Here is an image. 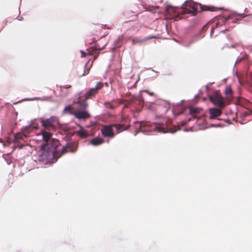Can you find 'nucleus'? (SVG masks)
Listing matches in <instances>:
<instances>
[{
	"mask_svg": "<svg viewBox=\"0 0 252 252\" xmlns=\"http://www.w3.org/2000/svg\"><path fill=\"white\" fill-rule=\"evenodd\" d=\"M140 129L143 132L158 131L160 133H174L180 129V126H174L173 128H167L163 124H153L149 122H142L140 123Z\"/></svg>",
	"mask_w": 252,
	"mask_h": 252,
	"instance_id": "nucleus-1",
	"label": "nucleus"
},
{
	"mask_svg": "<svg viewBox=\"0 0 252 252\" xmlns=\"http://www.w3.org/2000/svg\"><path fill=\"white\" fill-rule=\"evenodd\" d=\"M183 11L184 13L195 15L197 12L203 11H215L216 7L211 6L202 5L200 3H196L192 1H187L183 5Z\"/></svg>",
	"mask_w": 252,
	"mask_h": 252,
	"instance_id": "nucleus-2",
	"label": "nucleus"
},
{
	"mask_svg": "<svg viewBox=\"0 0 252 252\" xmlns=\"http://www.w3.org/2000/svg\"><path fill=\"white\" fill-rule=\"evenodd\" d=\"M103 87V84L102 82L97 83L94 88H92L85 94V98L83 100H81L79 97L75 103L77 104L82 110H86L88 106L87 100L94 97Z\"/></svg>",
	"mask_w": 252,
	"mask_h": 252,
	"instance_id": "nucleus-3",
	"label": "nucleus"
},
{
	"mask_svg": "<svg viewBox=\"0 0 252 252\" xmlns=\"http://www.w3.org/2000/svg\"><path fill=\"white\" fill-rule=\"evenodd\" d=\"M113 127L117 129V133H120L123 130L126 129V126L124 124H113L108 126H104L101 129V132L105 137L112 138L115 136L113 130Z\"/></svg>",
	"mask_w": 252,
	"mask_h": 252,
	"instance_id": "nucleus-4",
	"label": "nucleus"
},
{
	"mask_svg": "<svg viewBox=\"0 0 252 252\" xmlns=\"http://www.w3.org/2000/svg\"><path fill=\"white\" fill-rule=\"evenodd\" d=\"M59 155H54L52 152L48 150L46 147L43 146L42 148L39 151L38 160L43 162H50L53 159L59 158Z\"/></svg>",
	"mask_w": 252,
	"mask_h": 252,
	"instance_id": "nucleus-5",
	"label": "nucleus"
},
{
	"mask_svg": "<svg viewBox=\"0 0 252 252\" xmlns=\"http://www.w3.org/2000/svg\"><path fill=\"white\" fill-rule=\"evenodd\" d=\"M244 18V21H250L252 23V15L244 16L243 14H239L236 13H231L227 17H221L219 20L224 21L231 20L232 23H238L239 21Z\"/></svg>",
	"mask_w": 252,
	"mask_h": 252,
	"instance_id": "nucleus-6",
	"label": "nucleus"
},
{
	"mask_svg": "<svg viewBox=\"0 0 252 252\" xmlns=\"http://www.w3.org/2000/svg\"><path fill=\"white\" fill-rule=\"evenodd\" d=\"M210 100L216 105L220 108H224L228 103L226 99L224 100L221 96L220 92L216 91L209 97Z\"/></svg>",
	"mask_w": 252,
	"mask_h": 252,
	"instance_id": "nucleus-7",
	"label": "nucleus"
},
{
	"mask_svg": "<svg viewBox=\"0 0 252 252\" xmlns=\"http://www.w3.org/2000/svg\"><path fill=\"white\" fill-rule=\"evenodd\" d=\"M59 145L60 142L58 140L52 139L47 143L45 144L43 146L46 147L48 150L52 152L54 155H59L61 154V151L57 149Z\"/></svg>",
	"mask_w": 252,
	"mask_h": 252,
	"instance_id": "nucleus-8",
	"label": "nucleus"
},
{
	"mask_svg": "<svg viewBox=\"0 0 252 252\" xmlns=\"http://www.w3.org/2000/svg\"><path fill=\"white\" fill-rule=\"evenodd\" d=\"M77 148V145L75 142H68L66 145L63 147L61 151V154H59L60 157L68 152H75Z\"/></svg>",
	"mask_w": 252,
	"mask_h": 252,
	"instance_id": "nucleus-9",
	"label": "nucleus"
},
{
	"mask_svg": "<svg viewBox=\"0 0 252 252\" xmlns=\"http://www.w3.org/2000/svg\"><path fill=\"white\" fill-rule=\"evenodd\" d=\"M74 116L78 120H86L91 118V116L89 112L86 110H79L75 111Z\"/></svg>",
	"mask_w": 252,
	"mask_h": 252,
	"instance_id": "nucleus-10",
	"label": "nucleus"
},
{
	"mask_svg": "<svg viewBox=\"0 0 252 252\" xmlns=\"http://www.w3.org/2000/svg\"><path fill=\"white\" fill-rule=\"evenodd\" d=\"M209 118L210 119H215L222 114V111L220 108H212L209 110Z\"/></svg>",
	"mask_w": 252,
	"mask_h": 252,
	"instance_id": "nucleus-11",
	"label": "nucleus"
},
{
	"mask_svg": "<svg viewBox=\"0 0 252 252\" xmlns=\"http://www.w3.org/2000/svg\"><path fill=\"white\" fill-rule=\"evenodd\" d=\"M55 122V119L54 117H51L49 119L46 120H41L42 123V126L45 128L48 127H53Z\"/></svg>",
	"mask_w": 252,
	"mask_h": 252,
	"instance_id": "nucleus-12",
	"label": "nucleus"
},
{
	"mask_svg": "<svg viewBox=\"0 0 252 252\" xmlns=\"http://www.w3.org/2000/svg\"><path fill=\"white\" fill-rule=\"evenodd\" d=\"M224 93L226 95V101L229 103L232 100L233 96V92L230 86H227L225 89Z\"/></svg>",
	"mask_w": 252,
	"mask_h": 252,
	"instance_id": "nucleus-13",
	"label": "nucleus"
},
{
	"mask_svg": "<svg viewBox=\"0 0 252 252\" xmlns=\"http://www.w3.org/2000/svg\"><path fill=\"white\" fill-rule=\"evenodd\" d=\"M28 135H27V133H25L22 130L21 132H19L17 133L14 137V141L15 142H19L21 140H24L25 138L27 137Z\"/></svg>",
	"mask_w": 252,
	"mask_h": 252,
	"instance_id": "nucleus-14",
	"label": "nucleus"
},
{
	"mask_svg": "<svg viewBox=\"0 0 252 252\" xmlns=\"http://www.w3.org/2000/svg\"><path fill=\"white\" fill-rule=\"evenodd\" d=\"M42 135L43 140L46 142L47 143L49 141L52 139H51V137L52 136L51 133L46 130H43L42 132Z\"/></svg>",
	"mask_w": 252,
	"mask_h": 252,
	"instance_id": "nucleus-15",
	"label": "nucleus"
},
{
	"mask_svg": "<svg viewBox=\"0 0 252 252\" xmlns=\"http://www.w3.org/2000/svg\"><path fill=\"white\" fill-rule=\"evenodd\" d=\"M156 38L155 36H149V37H146V38H143V39H139L138 38H133L132 40L133 43L134 44H136V43H143L148 40H149V39H152V38Z\"/></svg>",
	"mask_w": 252,
	"mask_h": 252,
	"instance_id": "nucleus-16",
	"label": "nucleus"
},
{
	"mask_svg": "<svg viewBox=\"0 0 252 252\" xmlns=\"http://www.w3.org/2000/svg\"><path fill=\"white\" fill-rule=\"evenodd\" d=\"M177 9L171 6H168L166 8V11L168 13H169L172 17H174L173 15H172V14H175V16H178V13L176 14Z\"/></svg>",
	"mask_w": 252,
	"mask_h": 252,
	"instance_id": "nucleus-17",
	"label": "nucleus"
},
{
	"mask_svg": "<svg viewBox=\"0 0 252 252\" xmlns=\"http://www.w3.org/2000/svg\"><path fill=\"white\" fill-rule=\"evenodd\" d=\"M103 142V140L101 138L96 137L91 141V144L94 146H97Z\"/></svg>",
	"mask_w": 252,
	"mask_h": 252,
	"instance_id": "nucleus-18",
	"label": "nucleus"
},
{
	"mask_svg": "<svg viewBox=\"0 0 252 252\" xmlns=\"http://www.w3.org/2000/svg\"><path fill=\"white\" fill-rule=\"evenodd\" d=\"M87 63H86V64L85 65V66L84 67H82L81 68H79L80 70H81V72H78V71H77V75L79 77H81V76H83L86 74H88L89 73V70L87 69L86 71L85 70V69L84 68H85L86 66H87Z\"/></svg>",
	"mask_w": 252,
	"mask_h": 252,
	"instance_id": "nucleus-19",
	"label": "nucleus"
},
{
	"mask_svg": "<svg viewBox=\"0 0 252 252\" xmlns=\"http://www.w3.org/2000/svg\"><path fill=\"white\" fill-rule=\"evenodd\" d=\"M76 133L79 135L82 138H86L88 137V134L86 130L81 129L76 132Z\"/></svg>",
	"mask_w": 252,
	"mask_h": 252,
	"instance_id": "nucleus-20",
	"label": "nucleus"
},
{
	"mask_svg": "<svg viewBox=\"0 0 252 252\" xmlns=\"http://www.w3.org/2000/svg\"><path fill=\"white\" fill-rule=\"evenodd\" d=\"M73 107L70 105L66 106L64 108L63 111L66 112L67 114H70L74 116V114H75V112L73 111Z\"/></svg>",
	"mask_w": 252,
	"mask_h": 252,
	"instance_id": "nucleus-21",
	"label": "nucleus"
},
{
	"mask_svg": "<svg viewBox=\"0 0 252 252\" xmlns=\"http://www.w3.org/2000/svg\"><path fill=\"white\" fill-rule=\"evenodd\" d=\"M200 111V109L199 108L190 107L189 108V114L191 115H193L195 114L199 113Z\"/></svg>",
	"mask_w": 252,
	"mask_h": 252,
	"instance_id": "nucleus-22",
	"label": "nucleus"
},
{
	"mask_svg": "<svg viewBox=\"0 0 252 252\" xmlns=\"http://www.w3.org/2000/svg\"><path fill=\"white\" fill-rule=\"evenodd\" d=\"M22 130L23 131H24L25 133H27V135L28 136L29 134L32 131H33L32 126H31V125L27 126L25 127V128H23Z\"/></svg>",
	"mask_w": 252,
	"mask_h": 252,
	"instance_id": "nucleus-23",
	"label": "nucleus"
},
{
	"mask_svg": "<svg viewBox=\"0 0 252 252\" xmlns=\"http://www.w3.org/2000/svg\"><path fill=\"white\" fill-rule=\"evenodd\" d=\"M97 51V48L92 47L88 50V54L90 56L93 55Z\"/></svg>",
	"mask_w": 252,
	"mask_h": 252,
	"instance_id": "nucleus-24",
	"label": "nucleus"
},
{
	"mask_svg": "<svg viewBox=\"0 0 252 252\" xmlns=\"http://www.w3.org/2000/svg\"><path fill=\"white\" fill-rule=\"evenodd\" d=\"M248 58V55H244L243 57H241V58H238L237 60V61L236 62L237 63H240L241 62H242V61L245 60V59H247Z\"/></svg>",
	"mask_w": 252,
	"mask_h": 252,
	"instance_id": "nucleus-25",
	"label": "nucleus"
},
{
	"mask_svg": "<svg viewBox=\"0 0 252 252\" xmlns=\"http://www.w3.org/2000/svg\"><path fill=\"white\" fill-rule=\"evenodd\" d=\"M209 26V25L208 24H206L202 28L201 31L202 32H205L208 29Z\"/></svg>",
	"mask_w": 252,
	"mask_h": 252,
	"instance_id": "nucleus-26",
	"label": "nucleus"
},
{
	"mask_svg": "<svg viewBox=\"0 0 252 252\" xmlns=\"http://www.w3.org/2000/svg\"><path fill=\"white\" fill-rule=\"evenodd\" d=\"M31 126H32V130H34L35 129H37L38 128V125L37 124H32L31 125Z\"/></svg>",
	"mask_w": 252,
	"mask_h": 252,
	"instance_id": "nucleus-27",
	"label": "nucleus"
},
{
	"mask_svg": "<svg viewBox=\"0 0 252 252\" xmlns=\"http://www.w3.org/2000/svg\"><path fill=\"white\" fill-rule=\"evenodd\" d=\"M138 101L140 105H143L144 103V100L141 98L138 99Z\"/></svg>",
	"mask_w": 252,
	"mask_h": 252,
	"instance_id": "nucleus-28",
	"label": "nucleus"
},
{
	"mask_svg": "<svg viewBox=\"0 0 252 252\" xmlns=\"http://www.w3.org/2000/svg\"><path fill=\"white\" fill-rule=\"evenodd\" d=\"M105 45H104L103 47H102V48H100V47H99L98 46H97H97H96V47L97 48V50H98V51H99V52L100 51H101L102 50H103V48H104V47H105Z\"/></svg>",
	"mask_w": 252,
	"mask_h": 252,
	"instance_id": "nucleus-29",
	"label": "nucleus"
},
{
	"mask_svg": "<svg viewBox=\"0 0 252 252\" xmlns=\"http://www.w3.org/2000/svg\"><path fill=\"white\" fill-rule=\"evenodd\" d=\"M144 92H146L148 94H149L150 95L152 96L154 95V93L153 92H149L148 90H145Z\"/></svg>",
	"mask_w": 252,
	"mask_h": 252,
	"instance_id": "nucleus-30",
	"label": "nucleus"
},
{
	"mask_svg": "<svg viewBox=\"0 0 252 252\" xmlns=\"http://www.w3.org/2000/svg\"><path fill=\"white\" fill-rule=\"evenodd\" d=\"M99 52H98L97 53H96V54L94 56V60H96L98 58V57L99 56Z\"/></svg>",
	"mask_w": 252,
	"mask_h": 252,
	"instance_id": "nucleus-31",
	"label": "nucleus"
},
{
	"mask_svg": "<svg viewBox=\"0 0 252 252\" xmlns=\"http://www.w3.org/2000/svg\"><path fill=\"white\" fill-rule=\"evenodd\" d=\"M71 86L70 85H65L64 87H63V88L68 89L71 88Z\"/></svg>",
	"mask_w": 252,
	"mask_h": 252,
	"instance_id": "nucleus-32",
	"label": "nucleus"
},
{
	"mask_svg": "<svg viewBox=\"0 0 252 252\" xmlns=\"http://www.w3.org/2000/svg\"><path fill=\"white\" fill-rule=\"evenodd\" d=\"M81 53L82 54V56L84 57L86 55V53L83 51H81Z\"/></svg>",
	"mask_w": 252,
	"mask_h": 252,
	"instance_id": "nucleus-33",
	"label": "nucleus"
},
{
	"mask_svg": "<svg viewBox=\"0 0 252 252\" xmlns=\"http://www.w3.org/2000/svg\"><path fill=\"white\" fill-rule=\"evenodd\" d=\"M108 105H109V107H110L111 109L113 108V106L110 103H108Z\"/></svg>",
	"mask_w": 252,
	"mask_h": 252,
	"instance_id": "nucleus-34",
	"label": "nucleus"
},
{
	"mask_svg": "<svg viewBox=\"0 0 252 252\" xmlns=\"http://www.w3.org/2000/svg\"><path fill=\"white\" fill-rule=\"evenodd\" d=\"M95 41H95V39H94V40H93L92 42H91L90 44H92L93 42H95Z\"/></svg>",
	"mask_w": 252,
	"mask_h": 252,
	"instance_id": "nucleus-35",
	"label": "nucleus"
},
{
	"mask_svg": "<svg viewBox=\"0 0 252 252\" xmlns=\"http://www.w3.org/2000/svg\"><path fill=\"white\" fill-rule=\"evenodd\" d=\"M211 29V33H212L213 32L214 28H212Z\"/></svg>",
	"mask_w": 252,
	"mask_h": 252,
	"instance_id": "nucleus-36",
	"label": "nucleus"
},
{
	"mask_svg": "<svg viewBox=\"0 0 252 252\" xmlns=\"http://www.w3.org/2000/svg\"><path fill=\"white\" fill-rule=\"evenodd\" d=\"M219 23H216V27H217L219 26Z\"/></svg>",
	"mask_w": 252,
	"mask_h": 252,
	"instance_id": "nucleus-37",
	"label": "nucleus"
}]
</instances>
